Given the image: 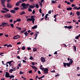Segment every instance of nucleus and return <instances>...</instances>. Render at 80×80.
<instances>
[{"instance_id":"obj_33","label":"nucleus","mask_w":80,"mask_h":80,"mask_svg":"<svg viewBox=\"0 0 80 80\" xmlns=\"http://www.w3.org/2000/svg\"><path fill=\"white\" fill-rule=\"evenodd\" d=\"M33 52H36V51H37V49L36 48H33Z\"/></svg>"},{"instance_id":"obj_45","label":"nucleus","mask_w":80,"mask_h":80,"mask_svg":"<svg viewBox=\"0 0 80 80\" xmlns=\"http://www.w3.org/2000/svg\"><path fill=\"white\" fill-rule=\"evenodd\" d=\"M52 3H57V2L55 1H52Z\"/></svg>"},{"instance_id":"obj_14","label":"nucleus","mask_w":80,"mask_h":80,"mask_svg":"<svg viewBox=\"0 0 80 80\" xmlns=\"http://www.w3.org/2000/svg\"><path fill=\"white\" fill-rule=\"evenodd\" d=\"M25 14V12L24 11H22L20 13V15H24Z\"/></svg>"},{"instance_id":"obj_56","label":"nucleus","mask_w":80,"mask_h":80,"mask_svg":"<svg viewBox=\"0 0 80 80\" xmlns=\"http://www.w3.org/2000/svg\"><path fill=\"white\" fill-rule=\"evenodd\" d=\"M17 58H18V59H20V56H17Z\"/></svg>"},{"instance_id":"obj_39","label":"nucleus","mask_w":80,"mask_h":80,"mask_svg":"<svg viewBox=\"0 0 80 80\" xmlns=\"http://www.w3.org/2000/svg\"><path fill=\"white\" fill-rule=\"evenodd\" d=\"M33 58L32 56L31 57L29 58V60H33Z\"/></svg>"},{"instance_id":"obj_64","label":"nucleus","mask_w":80,"mask_h":80,"mask_svg":"<svg viewBox=\"0 0 80 80\" xmlns=\"http://www.w3.org/2000/svg\"><path fill=\"white\" fill-rule=\"evenodd\" d=\"M64 27L66 28H68V26H64Z\"/></svg>"},{"instance_id":"obj_9","label":"nucleus","mask_w":80,"mask_h":80,"mask_svg":"<svg viewBox=\"0 0 80 80\" xmlns=\"http://www.w3.org/2000/svg\"><path fill=\"white\" fill-rule=\"evenodd\" d=\"M41 61L42 62H45L46 61L45 60V59L44 57H41Z\"/></svg>"},{"instance_id":"obj_6","label":"nucleus","mask_w":80,"mask_h":80,"mask_svg":"<svg viewBox=\"0 0 80 80\" xmlns=\"http://www.w3.org/2000/svg\"><path fill=\"white\" fill-rule=\"evenodd\" d=\"M7 7L9 8H12V5L10 4V3H8L7 5Z\"/></svg>"},{"instance_id":"obj_38","label":"nucleus","mask_w":80,"mask_h":80,"mask_svg":"<svg viewBox=\"0 0 80 80\" xmlns=\"http://www.w3.org/2000/svg\"><path fill=\"white\" fill-rule=\"evenodd\" d=\"M28 8L29 9H28V11H29V12H32V10L31 9L29 8Z\"/></svg>"},{"instance_id":"obj_35","label":"nucleus","mask_w":80,"mask_h":80,"mask_svg":"<svg viewBox=\"0 0 80 80\" xmlns=\"http://www.w3.org/2000/svg\"><path fill=\"white\" fill-rule=\"evenodd\" d=\"M15 76L13 75H11V76H9V78H14Z\"/></svg>"},{"instance_id":"obj_59","label":"nucleus","mask_w":80,"mask_h":80,"mask_svg":"<svg viewBox=\"0 0 80 80\" xmlns=\"http://www.w3.org/2000/svg\"><path fill=\"white\" fill-rule=\"evenodd\" d=\"M32 65H35V63H34V62H32Z\"/></svg>"},{"instance_id":"obj_37","label":"nucleus","mask_w":80,"mask_h":80,"mask_svg":"<svg viewBox=\"0 0 80 80\" xmlns=\"http://www.w3.org/2000/svg\"><path fill=\"white\" fill-rule=\"evenodd\" d=\"M10 25L11 26V27H12V28H14V25H13V24H11Z\"/></svg>"},{"instance_id":"obj_3","label":"nucleus","mask_w":80,"mask_h":80,"mask_svg":"<svg viewBox=\"0 0 80 80\" xmlns=\"http://www.w3.org/2000/svg\"><path fill=\"white\" fill-rule=\"evenodd\" d=\"M43 72L44 74H47V73H48V69L47 68H44Z\"/></svg>"},{"instance_id":"obj_49","label":"nucleus","mask_w":80,"mask_h":80,"mask_svg":"<svg viewBox=\"0 0 80 80\" xmlns=\"http://www.w3.org/2000/svg\"><path fill=\"white\" fill-rule=\"evenodd\" d=\"M39 12L40 13H42V9H41V8H40L39 10Z\"/></svg>"},{"instance_id":"obj_31","label":"nucleus","mask_w":80,"mask_h":80,"mask_svg":"<svg viewBox=\"0 0 80 80\" xmlns=\"http://www.w3.org/2000/svg\"><path fill=\"white\" fill-rule=\"evenodd\" d=\"M73 60L69 62V63L70 65H72V63H73Z\"/></svg>"},{"instance_id":"obj_26","label":"nucleus","mask_w":80,"mask_h":80,"mask_svg":"<svg viewBox=\"0 0 80 80\" xmlns=\"http://www.w3.org/2000/svg\"><path fill=\"white\" fill-rule=\"evenodd\" d=\"M63 64L64 65V67H66L67 66V63L63 62Z\"/></svg>"},{"instance_id":"obj_40","label":"nucleus","mask_w":80,"mask_h":80,"mask_svg":"<svg viewBox=\"0 0 80 80\" xmlns=\"http://www.w3.org/2000/svg\"><path fill=\"white\" fill-rule=\"evenodd\" d=\"M25 46H23L22 47V50H25Z\"/></svg>"},{"instance_id":"obj_23","label":"nucleus","mask_w":80,"mask_h":80,"mask_svg":"<svg viewBox=\"0 0 80 80\" xmlns=\"http://www.w3.org/2000/svg\"><path fill=\"white\" fill-rule=\"evenodd\" d=\"M29 7H30V8H33L34 7L32 5H30L29 6Z\"/></svg>"},{"instance_id":"obj_34","label":"nucleus","mask_w":80,"mask_h":80,"mask_svg":"<svg viewBox=\"0 0 80 80\" xmlns=\"http://www.w3.org/2000/svg\"><path fill=\"white\" fill-rule=\"evenodd\" d=\"M1 12H2V13H6V12H7L3 10H1Z\"/></svg>"},{"instance_id":"obj_4","label":"nucleus","mask_w":80,"mask_h":80,"mask_svg":"<svg viewBox=\"0 0 80 80\" xmlns=\"http://www.w3.org/2000/svg\"><path fill=\"white\" fill-rule=\"evenodd\" d=\"M4 17L5 18H10L11 17V16L10 15V14L7 13L4 15Z\"/></svg>"},{"instance_id":"obj_54","label":"nucleus","mask_w":80,"mask_h":80,"mask_svg":"<svg viewBox=\"0 0 80 80\" xmlns=\"http://www.w3.org/2000/svg\"><path fill=\"white\" fill-rule=\"evenodd\" d=\"M40 69H41V70H44V68L42 67L40 68Z\"/></svg>"},{"instance_id":"obj_28","label":"nucleus","mask_w":80,"mask_h":80,"mask_svg":"<svg viewBox=\"0 0 80 80\" xmlns=\"http://www.w3.org/2000/svg\"><path fill=\"white\" fill-rule=\"evenodd\" d=\"M20 1H21V3H23L24 2H27V0H20Z\"/></svg>"},{"instance_id":"obj_42","label":"nucleus","mask_w":80,"mask_h":80,"mask_svg":"<svg viewBox=\"0 0 80 80\" xmlns=\"http://www.w3.org/2000/svg\"><path fill=\"white\" fill-rule=\"evenodd\" d=\"M19 73L20 75H22V74H23V72L20 71Z\"/></svg>"},{"instance_id":"obj_30","label":"nucleus","mask_w":80,"mask_h":80,"mask_svg":"<svg viewBox=\"0 0 80 80\" xmlns=\"http://www.w3.org/2000/svg\"><path fill=\"white\" fill-rule=\"evenodd\" d=\"M31 18H34L33 21H34V22H35V18H34V17L32 15V16H31Z\"/></svg>"},{"instance_id":"obj_5","label":"nucleus","mask_w":80,"mask_h":80,"mask_svg":"<svg viewBox=\"0 0 80 80\" xmlns=\"http://www.w3.org/2000/svg\"><path fill=\"white\" fill-rule=\"evenodd\" d=\"M2 25H3V27H6V26H8V27H10V25H8V22H2Z\"/></svg>"},{"instance_id":"obj_25","label":"nucleus","mask_w":80,"mask_h":80,"mask_svg":"<svg viewBox=\"0 0 80 80\" xmlns=\"http://www.w3.org/2000/svg\"><path fill=\"white\" fill-rule=\"evenodd\" d=\"M80 37V34H79L78 36H77L75 37V39H78V38H79V37Z\"/></svg>"},{"instance_id":"obj_47","label":"nucleus","mask_w":80,"mask_h":80,"mask_svg":"<svg viewBox=\"0 0 80 80\" xmlns=\"http://www.w3.org/2000/svg\"><path fill=\"white\" fill-rule=\"evenodd\" d=\"M9 21L10 23H12V22H13V20H12V19H10L9 20Z\"/></svg>"},{"instance_id":"obj_20","label":"nucleus","mask_w":80,"mask_h":80,"mask_svg":"<svg viewBox=\"0 0 80 80\" xmlns=\"http://www.w3.org/2000/svg\"><path fill=\"white\" fill-rule=\"evenodd\" d=\"M13 62V61H8L7 62V63H8L9 65H10L11 63H12V62Z\"/></svg>"},{"instance_id":"obj_2","label":"nucleus","mask_w":80,"mask_h":80,"mask_svg":"<svg viewBox=\"0 0 80 80\" xmlns=\"http://www.w3.org/2000/svg\"><path fill=\"white\" fill-rule=\"evenodd\" d=\"M34 19L33 18H28L27 19V21L30 22V21H32V22L33 25L34 24Z\"/></svg>"},{"instance_id":"obj_19","label":"nucleus","mask_w":80,"mask_h":80,"mask_svg":"<svg viewBox=\"0 0 80 80\" xmlns=\"http://www.w3.org/2000/svg\"><path fill=\"white\" fill-rule=\"evenodd\" d=\"M73 10H76H76H79L78 8H77V6L75 7L74 8H73Z\"/></svg>"},{"instance_id":"obj_62","label":"nucleus","mask_w":80,"mask_h":80,"mask_svg":"<svg viewBox=\"0 0 80 80\" xmlns=\"http://www.w3.org/2000/svg\"><path fill=\"white\" fill-rule=\"evenodd\" d=\"M48 13H49V14H51V10H50V11L48 12Z\"/></svg>"},{"instance_id":"obj_17","label":"nucleus","mask_w":80,"mask_h":80,"mask_svg":"<svg viewBox=\"0 0 80 80\" xmlns=\"http://www.w3.org/2000/svg\"><path fill=\"white\" fill-rule=\"evenodd\" d=\"M2 10H5V11H7V12H9V10L7 8H3Z\"/></svg>"},{"instance_id":"obj_13","label":"nucleus","mask_w":80,"mask_h":80,"mask_svg":"<svg viewBox=\"0 0 80 80\" xmlns=\"http://www.w3.org/2000/svg\"><path fill=\"white\" fill-rule=\"evenodd\" d=\"M74 52H77V48L75 46H73Z\"/></svg>"},{"instance_id":"obj_41","label":"nucleus","mask_w":80,"mask_h":80,"mask_svg":"<svg viewBox=\"0 0 80 80\" xmlns=\"http://www.w3.org/2000/svg\"><path fill=\"white\" fill-rule=\"evenodd\" d=\"M67 66L69 67H70V64L69 63H67Z\"/></svg>"},{"instance_id":"obj_51","label":"nucleus","mask_w":80,"mask_h":80,"mask_svg":"<svg viewBox=\"0 0 80 80\" xmlns=\"http://www.w3.org/2000/svg\"><path fill=\"white\" fill-rule=\"evenodd\" d=\"M71 6L72 7H75V5L74 4H72Z\"/></svg>"},{"instance_id":"obj_53","label":"nucleus","mask_w":80,"mask_h":80,"mask_svg":"<svg viewBox=\"0 0 80 80\" xmlns=\"http://www.w3.org/2000/svg\"><path fill=\"white\" fill-rule=\"evenodd\" d=\"M17 22V20H16V21L14 20V21H13V23H14V24H15V23H16V22Z\"/></svg>"},{"instance_id":"obj_7","label":"nucleus","mask_w":80,"mask_h":80,"mask_svg":"<svg viewBox=\"0 0 80 80\" xmlns=\"http://www.w3.org/2000/svg\"><path fill=\"white\" fill-rule=\"evenodd\" d=\"M5 73V77H6V78H9L10 77V74L7 72H6Z\"/></svg>"},{"instance_id":"obj_18","label":"nucleus","mask_w":80,"mask_h":80,"mask_svg":"<svg viewBox=\"0 0 80 80\" xmlns=\"http://www.w3.org/2000/svg\"><path fill=\"white\" fill-rule=\"evenodd\" d=\"M64 3H67L68 5H70L71 4V3L68 2H67V1H65Z\"/></svg>"},{"instance_id":"obj_61","label":"nucleus","mask_w":80,"mask_h":80,"mask_svg":"<svg viewBox=\"0 0 80 80\" xmlns=\"http://www.w3.org/2000/svg\"><path fill=\"white\" fill-rule=\"evenodd\" d=\"M22 62L23 63H26V61L24 60H22Z\"/></svg>"},{"instance_id":"obj_21","label":"nucleus","mask_w":80,"mask_h":80,"mask_svg":"<svg viewBox=\"0 0 80 80\" xmlns=\"http://www.w3.org/2000/svg\"><path fill=\"white\" fill-rule=\"evenodd\" d=\"M72 8L70 7L68 8H67V10H72Z\"/></svg>"},{"instance_id":"obj_44","label":"nucleus","mask_w":80,"mask_h":80,"mask_svg":"<svg viewBox=\"0 0 80 80\" xmlns=\"http://www.w3.org/2000/svg\"><path fill=\"white\" fill-rule=\"evenodd\" d=\"M18 67H21V63L20 62L18 65Z\"/></svg>"},{"instance_id":"obj_48","label":"nucleus","mask_w":80,"mask_h":80,"mask_svg":"<svg viewBox=\"0 0 80 80\" xmlns=\"http://www.w3.org/2000/svg\"><path fill=\"white\" fill-rule=\"evenodd\" d=\"M2 54H4V52L0 53V55H1L2 56H3V55H2Z\"/></svg>"},{"instance_id":"obj_52","label":"nucleus","mask_w":80,"mask_h":80,"mask_svg":"<svg viewBox=\"0 0 80 80\" xmlns=\"http://www.w3.org/2000/svg\"><path fill=\"white\" fill-rule=\"evenodd\" d=\"M2 35H3V33H0V37L2 36Z\"/></svg>"},{"instance_id":"obj_43","label":"nucleus","mask_w":80,"mask_h":80,"mask_svg":"<svg viewBox=\"0 0 80 80\" xmlns=\"http://www.w3.org/2000/svg\"><path fill=\"white\" fill-rule=\"evenodd\" d=\"M12 72H13V71H12V69H10L9 70V73H12Z\"/></svg>"},{"instance_id":"obj_15","label":"nucleus","mask_w":80,"mask_h":80,"mask_svg":"<svg viewBox=\"0 0 80 80\" xmlns=\"http://www.w3.org/2000/svg\"><path fill=\"white\" fill-rule=\"evenodd\" d=\"M48 15H48V14H47L46 15H45V20H47V18L48 17Z\"/></svg>"},{"instance_id":"obj_50","label":"nucleus","mask_w":80,"mask_h":80,"mask_svg":"<svg viewBox=\"0 0 80 80\" xmlns=\"http://www.w3.org/2000/svg\"><path fill=\"white\" fill-rule=\"evenodd\" d=\"M35 10H33L32 13V14H35Z\"/></svg>"},{"instance_id":"obj_60","label":"nucleus","mask_w":80,"mask_h":80,"mask_svg":"<svg viewBox=\"0 0 80 80\" xmlns=\"http://www.w3.org/2000/svg\"><path fill=\"white\" fill-rule=\"evenodd\" d=\"M28 50H31V48H28Z\"/></svg>"},{"instance_id":"obj_10","label":"nucleus","mask_w":80,"mask_h":80,"mask_svg":"<svg viewBox=\"0 0 80 80\" xmlns=\"http://www.w3.org/2000/svg\"><path fill=\"white\" fill-rule=\"evenodd\" d=\"M1 2V3L2 4V6L3 7H4V8H6V7L5 6V1H2Z\"/></svg>"},{"instance_id":"obj_29","label":"nucleus","mask_w":80,"mask_h":80,"mask_svg":"<svg viewBox=\"0 0 80 80\" xmlns=\"http://www.w3.org/2000/svg\"><path fill=\"white\" fill-rule=\"evenodd\" d=\"M36 7L37 8H39V6H38V4H36Z\"/></svg>"},{"instance_id":"obj_12","label":"nucleus","mask_w":80,"mask_h":80,"mask_svg":"<svg viewBox=\"0 0 80 80\" xmlns=\"http://www.w3.org/2000/svg\"><path fill=\"white\" fill-rule=\"evenodd\" d=\"M21 1H19L17 3H16L15 5L16 6H19L20 5V3H21Z\"/></svg>"},{"instance_id":"obj_63","label":"nucleus","mask_w":80,"mask_h":80,"mask_svg":"<svg viewBox=\"0 0 80 80\" xmlns=\"http://www.w3.org/2000/svg\"><path fill=\"white\" fill-rule=\"evenodd\" d=\"M38 74H41V72H40V71H38Z\"/></svg>"},{"instance_id":"obj_36","label":"nucleus","mask_w":80,"mask_h":80,"mask_svg":"<svg viewBox=\"0 0 80 80\" xmlns=\"http://www.w3.org/2000/svg\"><path fill=\"white\" fill-rule=\"evenodd\" d=\"M17 22H21V19L20 18H18L17 20Z\"/></svg>"},{"instance_id":"obj_32","label":"nucleus","mask_w":80,"mask_h":80,"mask_svg":"<svg viewBox=\"0 0 80 80\" xmlns=\"http://www.w3.org/2000/svg\"><path fill=\"white\" fill-rule=\"evenodd\" d=\"M72 27H73V26H68V28H69V29H72Z\"/></svg>"},{"instance_id":"obj_8","label":"nucleus","mask_w":80,"mask_h":80,"mask_svg":"<svg viewBox=\"0 0 80 80\" xmlns=\"http://www.w3.org/2000/svg\"><path fill=\"white\" fill-rule=\"evenodd\" d=\"M20 35H17L15 36L13 38V39H18V38H20Z\"/></svg>"},{"instance_id":"obj_24","label":"nucleus","mask_w":80,"mask_h":80,"mask_svg":"<svg viewBox=\"0 0 80 80\" xmlns=\"http://www.w3.org/2000/svg\"><path fill=\"white\" fill-rule=\"evenodd\" d=\"M31 67L32 68H33V69H35L36 70H37V68L35 67V66H31Z\"/></svg>"},{"instance_id":"obj_46","label":"nucleus","mask_w":80,"mask_h":80,"mask_svg":"<svg viewBox=\"0 0 80 80\" xmlns=\"http://www.w3.org/2000/svg\"><path fill=\"white\" fill-rule=\"evenodd\" d=\"M51 72L52 73H54L55 72V70H53L52 71H51Z\"/></svg>"},{"instance_id":"obj_1","label":"nucleus","mask_w":80,"mask_h":80,"mask_svg":"<svg viewBox=\"0 0 80 80\" xmlns=\"http://www.w3.org/2000/svg\"><path fill=\"white\" fill-rule=\"evenodd\" d=\"M29 4H26L25 3H22L21 4V6L22 7H21L20 8V9L22 10H24V9H26V8H27L29 6Z\"/></svg>"},{"instance_id":"obj_22","label":"nucleus","mask_w":80,"mask_h":80,"mask_svg":"<svg viewBox=\"0 0 80 80\" xmlns=\"http://www.w3.org/2000/svg\"><path fill=\"white\" fill-rule=\"evenodd\" d=\"M76 14L78 15V16H80V15L79 11H77V12H76Z\"/></svg>"},{"instance_id":"obj_57","label":"nucleus","mask_w":80,"mask_h":80,"mask_svg":"<svg viewBox=\"0 0 80 80\" xmlns=\"http://www.w3.org/2000/svg\"><path fill=\"white\" fill-rule=\"evenodd\" d=\"M59 76H60V75L57 74L55 75V77H59Z\"/></svg>"},{"instance_id":"obj_16","label":"nucleus","mask_w":80,"mask_h":80,"mask_svg":"<svg viewBox=\"0 0 80 80\" xmlns=\"http://www.w3.org/2000/svg\"><path fill=\"white\" fill-rule=\"evenodd\" d=\"M37 28V25H34V26L33 27L32 29H35V28Z\"/></svg>"},{"instance_id":"obj_55","label":"nucleus","mask_w":80,"mask_h":80,"mask_svg":"<svg viewBox=\"0 0 80 80\" xmlns=\"http://www.w3.org/2000/svg\"><path fill=\"white\" fill-rule=\"evenodd\" d=\"M29 73H32V71L30 70L29 71Z\"/></svg>"},{"instance_id":"obj_11","label":"nucleus","mask_w":80,"mask_h":80,"mask_svg":"<svg viewBox=\"0 0 80 80\" xmlns=\"http://www.w3.org/2000/svg\"><path fill=\"white\" fill-rule=\"evenodd\" d=\"M10 12L11 13H13V14H15V13L16 11H15V10H10Z\"/></svg>"},{"instance_id":"obj_27","label":"nucleus","mask_w":80,"mask_h":80,"mask_svg":"<svg viewBox=\"0 0 80 80\" xmlns=\"http://www.w3.org/2000/svg\"><path fill=\"white\" fill-rule=\"evenodd\" d=\"M19 8H18V7L15 8L14 9V10H19Z\"/></svg>"},{"instance_id":"obj_58","label":"nucleus","mask_w":80,"mask_h":80,"mask_svg":"<svg viewBox=\"0 0 80 80\" xmlns=\"http://www.w3.org/2000/svg\"><path fill=\"white\" fill-rule=\"evenodd\" d=\"M24 31H20V33H24Z\"/></svg>"}]
</instances>
